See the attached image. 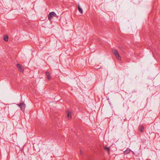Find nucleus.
I'll list each match as a JSON object with an SVG mask.
<instances>
[{
  "label": "nucleus",
  "instance_id": "obj_2",
  "mask_svg": "<svg viewBox=\"0 0 160 160\" xmlns=\"http://www.w3.org/2000/svg\"><path fill=\"white\" fill-rule=\"evenodd\" d=\"M112 52L113 54L115 55L117 58L118 60H120L121 59V58L117 50L115 49H113L112 50Z\"/></svg>",
  "mask_w": 160,
  "mask_h": 160
},
{
  "label": "nucleus",
  "instance_id": "obj_12",
  "mask_svg": "<svg viewBox=\"0 0 160 160\" xmlns=\"http://www.w3.org/2000/svg\"><path fill=\"white\" fill-rule=\"evenodd\" d=\"M22 103H21L19 104H18V105L20 108H21V107L22 106Z\"/></svg>",
  "mask_w": 160,
  "mask_h": 160
},
{
  "label": "nucleus",
  "instance_id": "obj_7",
  "mask_svg": "<svg viewBox=\"0 0 160 160\" xmlns=\"http://www.w3.org/2000/svg\"><path fill=\"white\" fill-rule=\"evenodd\" d=\"M4 40L6 42H8V35H5L3 37Z\"/></svg>",
  "mask_w": 160,
  "mask_h": 160
},
{
  "label": "nucleus",
  "instance_id": "obj_6",
  "mask_svg": "<svg viewBox=\"0 0 160 160\" xmlns=\"http://www.w3.org/2000/svg\"><path fill=\"white\" fill-rule=\"evenodd\" d=\"M139 130L142 132H143L144 131V128L143 125H141L139 128Z\"/></svg>",
  "mask_w": 160,
  "mask_h": 160
},
{
  "label": "nucleus",
  "instance_id": "obj_4",
  "mask_svg": "<svg viewBox=\"0 0 160 160\" xmlns=\"http://www.w3.org/2000/svg\"><path fill=\"white\" fill-rule=\"evenodd\" d=\"M67 113V117L69 120H70L72 118L71 112L69 111L68 110H67L66 111Z\"/></svg>",
  "mask_w": 160,
  "mask_h": 160
},
{
  "label": "nucleus",
  "instance_id": "obj_5",
  "mask_svg": "<svg viewBox=\"0 0 160 160\" xmlns=\"http://www.w3.org/2000/svg\"><path fill=\"white\" fill-rule=\"evenodd\" d=\"M45 73L47 75V78L48 80H50L51 79V76L50 75V72L48 71H46Z\"/></svg>",
  "mask_w": 160,
  "mask_h": 160
},
{
  "label": "nucleus",
  "instance_id": "obj_3",
  "mask_svg": "<svg viewBox=\"0 0 160 160\" xmlns=\"http://www.w3.org/2000/svg\"><path fill=\"white\" fill-rule=\"evenodd\" d=\"M17 68H18V70L21 72H23L24 71V69H23V67L22 66V65L19 64H17Z\"/></svg>",
  "mask_w": 160,
  "mask_h": 160
},
{
  "label": "nucleus",
  "instance_id": "obj_14",
  "mask_svg": "<svg viewBox=\"0 0 160 160\" xmlns=\"http://www.w3.org/2000/svg\"><path fill=\"white\" fill-rule=\"evenodd\" d=\"M142 142H143V143H144V141H143Z\"/></svg>",
  "mask_w": 160,
  "mask_h": 160
},
{
  "label": "nucleus",
  "instance_id": "obj_13",
  "mask_svg": "<svg viewBox=\"0 0 160 160\" xmlns=\"http://www.w3.org/2000/svg\"><path fill=\"white\" fill-rule=\"evenodd\" d=\"M80 153L81 154H82L83 153V152L81 151H80Z\"/></svg>",
  "mask_w": 160,
  "mask_h": 160
},
{
  "label": "nucleus",
  "instance_id": "obj_1",
  "mask_svg": "<svg viewBox=\"0 0 160 160\" xmlns=\"http://www.w3.org/2000/svg\"><path fill=\"white\" fill-rule=\"evenodd\" d=\"M58 17L59 16H57L55 13L54 12H50L48 15V19L50 22L51 21V19L53 17H55L57 18H58Z\"/></svg>",
  "mask_w": 160,
  "mask_h": 160
},
{
  "label": "nucleus",
  "instance_id": "obj_8",
  "mask_svg": "<svg viewBox=\"0 0 160 160\" xmlns=\"http://www.w3.org/2000/svg\"><path fill=\"white\" fill-rule=\"evenodd\" d=\"M78 10L79 11L81 14H82L83 13L82 10V8L80 7L79 4H78Z\"/></svg>",
  "mask_w": 160,
  "mask_h": 160
},
{
  "label": "nucleus",
  "instance_id": "obj_11",
  "mask_svg": "<svg viewBox=\"0 0 160 160\" xmlns=\"http://www.w3.org/2000/svg\"><path fill=\"white\" fill-rule=\"evenodd\" d=\"M104 148L108 152L110 150V148L109 147H104Z\"/></svg>",
  "mask_w": 160,
  "mask_h": 160
},
{
  "label": "nucleus",
  "instance_id": "obj_9",
  "mask_svg": "<svg viewBox=\"0 0 160 160\" xmlns=\"http://www.w3.org/2000/svg\"><path fill=\"white\" fill-rule=\"evenodd\" d=\"M25 106H26L25 104L24 103L22 102V106L20 108L21 109L22 111H24V109H25Z\"/></svg>",
  "mask_w": 160,
  "mask_h": 160
},
{
  "label": "nucleus",
  "instance_id": "obj_10",
  "mask_svg": "<svg viewBox=\"0 0 160 160\" xmlns=\"http://www.w3.org/2000/svg\"><path fill=\"white\" fill-rule=\"evenodd\" d=\"M131 150L129 148H127V149L124 151V153L125 154H128L129 153L130 151Z\"/></svg>",
  "mask_w": 160,
  "mask_h": 160
}]
</instances>
